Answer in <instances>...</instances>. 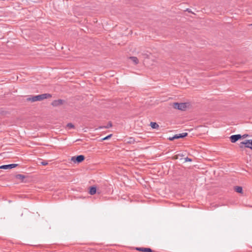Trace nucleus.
<instances>
[{"mask_svg": "<svg viewBox=\"0 0 252 252\" xmlns=\"http://www.w3.org/2000/svg\"><path fill=\"white\" fill-rule=\"evenodd\" d=\"M136 250L142 252H154L152 249L149 248H137Z\"/></svg>", "mask_w": 252, "mask_h": 252, "instance_id": "7", "label": "nucleus"}, {"mask_svg": "<svg viewBox=\"0 0 252 252\" xmlns=\"http://www.w3.org/2000/svg\"><path fill=\"white\" fill-rule=\"evenodd\" d=\"M130 59L135 64H137L139 62L138 59L136 57H130Z\"/></svg>", "mask_w": 252, "mask_h": 252, "instance_id": "14", "label": "nucleus"}, {"mask_svg": "<svg viewBox=\"0 0 252 252\" xmlns=\"http://www.w3.org/2000/svg\"><path fill=\"white\" fill-rule=\"evenodd\" d=\"M251 26H252V24L250 25Z\"/></svg>", "mask_w": 252, "mask_h": 252, "instance_id": "23", "label": "nucleus"}, {"mask_svg": "<svg viewBox=\"0 0 252 252\" xmlns=\"http://www.w3.org/2000/svg\"><path fill=\"white\" fill-rule=\"evenodd\" d=\"M173 107L175 109H177L180 110H185L187 108L186 103H174L173 104Z\"/></svg>", "mask_w": 252, "mask_h": 252, "instance_id": "1", "label": "nucleus"}, {"mask_svg": "<svg viewBox=\"0 0 252 252\" xmlns=\"http://www.w3.org/2000/svg\"><path fill=\"white\" fill-rule=\"evenodd\" d=\"M18 165L17 164H10L7 165H3L0 166V169H12L16 167Z\"/></svg>", "mask_w": 252, "mask_h": 252, "instance_id": "6", "label": "nucleus"}, {"mask_svg": "<svg viewBox=\"0 0 252 252\" xmlns=\"http://www.w3.org/2000/svg\"><path fill=\"white\" fill-rule=\"evenodd\" d=\"M112 126V124L111 122H109L106 126H103V127H100V128H108L111 127Z\"/></svg>", "mask_w": 252, "mask_h": 252, "instance_id": "15", "label": "nucleus"}, {"mask_svg": "<svg viewBox=\"0 0 252 252\" xmlns=\"http://www.w3.org/2000/svg\"><path fill=\"white\" fill-rule=\"evenodd\" d=\"M150 126L153 128L158 129L159 127V125L155 122H151Z\"/></svg>", "mask_w": 252, "mask_h": 252, "instance_id": "12", "label": "nucleus"}, {"mask_svg": "<svg viewBox=\"0 0 252 252\" xmlns=\"http://www.w3.org/2000/svg\"><path fill=\"white\" fill-rule=\"evenodd\" d=\"M168 139H169V140H170V141H172V140H174V139H177V138H175V135H174V136H173V137H169V138H168Z\"/></svg>", "mask_w": 252, "mask_h": 252, "instance_id": "19", "label": "nucleus"}, {"mask_svg": "<svg viewBox=\"0 0 252 252\" xmlns=\"http://www.w3.org/2000/svg\"><path fill=\"white\" fill-rule=\"evenodd\" d=\"M185 160H186V161H191V159L190 158H185Z\"/></svg>", "mask_w": 252, "mask_h": 252, "instance_id": "21", "label": "nucleus"}, {"mask_svg": "<svg viewBox=\"0 0 252 252\" xmlns=\"http://www.w3.org/2000/svg\"><path fill=\"white\" fill-rule=\"evenodd\" d=\"M85 159V157L83 155L77 156V157H72L71 160L74 162L80 163L83 161Z\"/></svg>", "mask_w": 252, "mask_h": 252, "instance_id": "4", "label": "nucleus"}, {"mask_svg": "<svg viewBox=\"0 0 252 252\" xmlns=\"http://www.w3.org/2000/svg\"><path fill=\"white\" fill-rule=\"evenodd\" d=\"M63 100L62 99H59L57 100H54L52 103V104L54 106H57L58 105H59L60 104H62Z\"/></svg>", "mask_w": 252, "mask_h": 252, "instance_id": "8", "label": "nucleus"}, {"mask_svg": "<svg viewBox=\"0 0 252 252\" xmlns=\"http://www.w3.org/2000/svg\"><path fill=\"white\" fill-rule=\"evenodd\" d=\"M234 190L236 192L240 193H243V189L240 186H236L234 187Z\"/></svg>", "mask_w": 252, "mask_h": 252, "instance_id": "10", "label": "nucleus"}, {"mask_svg": "<svg viewBox=\"0 0 252 252\" xmlns=\"http://www.w3.org/2000/svg\"><path fill=\"white\" fill-rule=\"evenodd\" d=\"M96 189L94 187H91L90 189L89 193L91 195H94L96 193Z\"/></svg>", "mask_w": 252, "mask_h": 252, "instance_id": "11", "label": "nucleus"}, {"mask_svg": "<svg viewBox=\"0 0 252 252\" xmlns=\"http://www.w3.org/2000/svg\"><path fill=\"white\" fill-rule=\"evenodd\" d=\"M112 136V134H110L103 138H102V140L103 141V140H107L109 138H110Z\"/></svg>", "mask_w": 252, "mask_h": 252, "instance_id": "17", "label": "nucleus"}, {"mask_svg": "<svg viewBox=\"0 0 252 252\" xmlns=\"http://www.w3.org/2000/svg\"><path fill=\"white\" fill-rule=\"evenodd\" d=\"M27 100L28 101H31V102H35L36 101V98H35V95L34 96H31L27 98Z\"/></svg>", "mask_w": 252, "mask_h": 252, "instance_id": "13", "label": "nucleus"}, {"mask_svg": "<svg viewBox=\"0 0 252 252\" xmlns=\"http://www.w3.org/2000/svg\"><path fill=\"white\" fill-rule=\"evenodd\" d=\"M51 95L49 94H44L37 95H35V98L37 101H41L44 99L51 97Z\"/></svg>", "mask_w": 252, "mask_h": 252, "instance_id": "3", "label": "nucleus"}, {"mask_svg": "<svg viewBox=\"0 0 252 252\" xmlns=\"http://www.w3.org/2000/svg\"><path fill=\"white\" fill-rule=\"evenodd\" d=\"M74 125L71 123H68L66 125V127L68 128V129L73 128H74Z\"/></svg>", "mask_w": 252, "mask_h": 252, "instance_id": "16", "label": "nucleus"}, {"mask_svg": "<svg viewBox=\"0 0 252 252\" xmlns=\"http://www.w3.org/2000/svg\"><path fill=\"white\" fill-rule=\"evenodd\" d=\"M17 178L19 179H23L25 177L23 175L21 174H18L17 175Z\"/></svg>", "mask_w": 252, "mask_h": 252, "instance_id": "18", "label": "nucleus"}, {"mask_svg": "<svg viewBox=\"0 0 252 252\" xmlns=\"http://www.w3.org/2000/svg\"><path fill=\"white\" fill-rule=\"evenodd\" d=\"M244 146L252 150V140H247L245 142H242L240 144V147L243 148Z\"/></svg>", "mask_w": 252, "mask_h": 252, "instance_id": "2", "label": "nucleus"}, {"mask_svg": "<svg viewBox=\"0 0 252 252\" xmlns=\"http://www.w3.org/2000/svg\"><path fill=\"white\" fill-rule=\"evenodd\" d=\"M188 133H182L180 134H175V138H177V139L180 138H184L187 136Z\"/></svg>", "mask_w": 252, "mask_h": 252, "instance_id": "9", "label": "nucleus"}, {"mask_svg": "<svg viewBox=\"0 0 252 252\" xmlns=\"http://www.w3.org/2000/svg\"><path fill=\"white\" fill-rule=\"evenodd\" d=\"M41 164H42V165H47V164H48L47 162V161H42V162H41Z\"/></svg>", "mask_w": 252, "mask_h": 252, "instance_id": "20", "label": "nucleus"}, {"mask_svg": "<svg viewBox=\"0 0 252 252\" xmlns=\"http://www.w3.org/2000/svg\"><path fill=\"white\" fill-rule=\"evenodd\" d=\"M247 136V135H243V137H246Z\"/></svg>", "mask_w": 252, "mask_h": 252, "instance_id": "22", "label": "nucleus"}, {"mask_svg": "<svg viewBox=\"0 0 252 252\" xmlns=\"http://www.w3.org/2000/svg\"><path fill=\"white\" fill-rule=\"evenodd\" d=\"M242 137L240 134L233 135L230 137V140L232 143H235Z\"/></svg>", "mask_w": 252, "mask_h": 252, "instance_id": "5", "label": "nucleus"}]
</instances>
